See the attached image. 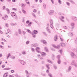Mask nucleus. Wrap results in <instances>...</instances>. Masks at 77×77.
<instances>
[{
  "label": "nucleus",
  "instance_id": "15",
  "mask_svg": "<svg viewBox=\"0 0 77 77\" xmlns=\"http://www.w3.org/2000/svg\"><path fill=\"white\" fill-rule=\"evenodd\" d=\"M2 41H5V42H6V41L5 40V39H3V38H2L1 39Z\"/></svg>",
  "mask_w": 77,
  "mask_h": 77
},
{
  "label": "nucleus",
  "instance_id": "6",
  "mask_svg": "<svg viewBox=\"0 0 77 77\" xmlns=\"http://www.w3.org/2000/svg\"><path fill=\"white\" fill-rule=\"evenodd\" d=\"M21 6L22 8H24V7H25V5H24V4H22Z\"/></svg>",
  "mask_w": 77,
  "mask_h": 77
},
{
  "label": "nucleus",
  "instance_id": "24",
  "mask_svg": "<svg viewBox=\"0 0 77 77\" xmlns=\"http://www.w3.org/2000/svg\"><path fill=\"white\" fill-rule=\"evenodd\" d=\"M0 48H3L4 47L3 46L0 45Z\"/></svg>",
  "mask_w": 77,
  "mask_h": 77
},
{
  "label": "nucleus",
  "instance_id": "54",
  "mask_svg": "<svg viewBox=\"0 0 77 77\" xmlns=\"http://www.w3.org/2000/svg\"><path fill=\"white\" fill-rule=\"evenodd\" d=\"M19 56H21V54H19Z\"/></svg>",
  "mask_w": 77,
  "mask_h": 77
},
{
  "label": "nucleus",
  "instance_id": "42",
  "mask_svg": "<svg viewBox=\"0 0 77 77\" xmlns=\"http://www.w3.org/2000/svg\"><path fill=\"white\" fill-rule=\"evenodd\" d=\"M64 29H66V26H64Z\"/></svg>",
  "mask_w": 77,
  "mask_h": 77
},
{
  "label": "nucleus",
  "instance_id": "51",
  "mask_svg": "<svg viewBox=\"0 0 77 77\" xmlns=\"http://www.w3.org/2000/svg\"><path fill=\"white\" fill-rule=\"evenodd\" d=\"M38 0H35V2H38Z\"/></svg>",
  "mask_w": 77,
  "mask_h": 77
},
{
  "label": "nucleus",
  "instance_id": "36",
  "mask_svg": "<svg viewBox=\"0 0 77 77\" xmlns=\"http://www.w3.org/2000/svg\"><path fill=\"white\" fill-rule=\"evenodd\" d=\"M5 66V65H2V68H4Z\"/></svg>",
  "mask_w": 77,
  "mask_h": 77
},
{
  "label": "nucleus",
  "instance_id": "46",
  "mask_svg": "<svg viewBox=\"0 0 77 77\" xmlns=\"http://www.w3.org/2000/svg\"><path fill=\"white\" fill-rule=\"evenodd\" d=\"M1 44H2V45H4V43L3 42H1Z\"/></svg>",
  "mask_w": 77,
  "mask_h": 77
},
{
  "label": "nucleus",
  "instance_id": "23",
  "mask_svg": "<svg viewBox=\"0 0 77 77\" xmlns=\"http://www.w3.org/2000/svg\"><path fill=\"white\" fill-rule=\"evenodd\" d=\"M45 50H46V51H48V49H47V48H45Z\"/></svg>",
  "mask_w": 77,
  "mask_h": 77
},
{
  "label": "nucleus",
  "instance_id": "56",
  "mask_svg": "<svg viewBox=\"0 0 77 77\" xmlns=\"http://www.w3.org/2000/svg\"><path fill=\"white\" fill-rule=\"evenodd\" d=\"M2 63V62L0 61V64H1V63Z\"/></svg>",
  "mask_w": 77,
  "mask_h": 77
},
{
  "label": "nucleus",
  "instance_id": "45",
  "mask_svg": "<svg viewBox=\"0 0 77 77\" xmlns=\"http://www.w3.org/2000/svg\"><path fill=\"white\" fill-rule=\"evenodd\" d=\"M31 50L32 51H34V50H35V49L33 48H31Z\"/></svg>",
  "mask_w": 77,
  "mask_h": 77
},
{
  "label": "nucleus",
  "instance_id": "32",
  "mask_svg": "<svg viewBox=\"0 0 77 77\" xmlns=\"http://www.w3.org/2000/svg\"><path fill=\"white\" fill-rule=\"evenodd\" d=\"M49 76H50L51 77H52V75H51V74H49Z\"/></svg>",
  "mask_w": 77,
  "mask_h": 77
},
{
  "label": "nucleus",
  "instance_id": "39",
  "mask_svg": "<svg viewBox=\"0 0 77 77\" xmlns=\"http://www.w3.org/2000/svg\"><path fill=\"white\" fill-rule=\"evenodd\" d=\"M46 72L47 73H49V71L48 70H47L46 71Z\"/></svg>",
  "mask_w": 77,
  "mask_h": 77
},
{
  "label": "nucleus",
  "instance_id": "37",
  "mask_svg": "<svg viewBox=\"0 0 77 77\" xmlns=\"http://www.w3.org/2000/svg\"><path fill=\"white\" fill-rule=\"evenodd\" d=\"M0 33L1 34H3V32L2 31H1V30H0Z\"/></svg>",
  "mask_w": 77,
  "mask_h": 77
},
{
  "label": "nucleus",
  "instance_id": "2",
  "mask_svg": "<svg viewBox=\"0 0 77 77\" xmlns=\"http://www.w3.org/2000/svg\"><path fill=\"white\" fill-rule=\"evenodd\" d=\"M2 19H3L4 20H6V19H8V16L6 15H4V17H2Z\"/></svg>",
  "mask_w": 77,
  "mask_h": 77
},
{
  "label": "nucleus",
  "instance_id": "57",
  "mask_svg": "<svg viewBox=\"0 0 77 77\" xmlns=\"http://www.w3.org/2000/svg\"><path fill=\"white\" fill-rule=\"evenodd\" d=\"M1 16H2V14H0V17H1Z\"/></svg>",
  "mask_w": 77,
  "mask_h": 77
},
{
  "label": "nucleus",
  "instance_id": "4",
  "mask_svg": "<svg viewBox=\"0 0 77 77\" xmlns=\"http://www.w3.org/2000/svg\"><path fill=\"white\" fill-rule=\"evenodd\" d=\"M7 76H8L7 73H5L3 75L4 77H6Z\"/></svg>",
  "mask_w": 77,
  "mask_h": 77
},
{
  "label": "nucleus",
  "instance_id": "38",
  "mask_svg": "<svg viewBox=\"0 0 77 77\" xmlns=\"http://www.w3.org/2000/svg\"><path fill=\"white\" fill-rule=\"evenodd\" d=\"M3 55H2V54H0V57H2V56Z\"/></svg>",
  "mask_w": 77,
  "mask_h": 77
},
{
  "label": "nucleus",
  "instance_id": "53",
  "mask_svg": "<svg viewBox=\"0 0 77 77\" xmlns=\"http://www.w3.org/2000/svg\"><path fill=\"white\" fill-rule=\"evenodd\" d=\"M51 2L52 3H53V1L51 0Z\"/></svg>",
  "mask_w": 77,
  "mask_h": 77
},
{
  "label": "nucleus",
  "instance_id": "63",
  "mask_svg": "<svg viewBox=\"0 0 77 77\" xmlns=\"http://www.w3.org/2000/svg\"><path fill=\"white\" fill-rule=\"evenodd\" d=\"M33 37H34V38H35V35H34V36H33Z\"/></svg>",
  "mask_w": 77,
  "mask_h": 77
},
{
  "label": "nucleus",
  "instance_id": "28",
  "mask_svg": "<svg viewBox=\"0 0 77 77\" xmlns=\"http://www.w3.org/2000/svg\"><path fill=\"white\" fill-rule=\"evenodd\" d=\"M22 54H26V52H25V51H23V52H22Z\"/></svg>",
  "mask_w": 77,
  "mask_h": 77
},
{
  "label": "nucleus",
  "instance_id": "59",
  "mask_svg": "<svg viewBox=\"0 0 77 77\" xmlns=\"http://www.w3.org/2000/svg\"><path fill=\"white\" fill-rule=\"evenodd\" d=\"M0 29H2V27L0 26Z\"/></svg>",
  "mask_w": 77,
  "mask_h": 77
},
{
  "label": "nucleus",
  "instance_id": "5",
  "mask_svg": "<svg viewBox=\"0 0 77 77\" xmlns=\"http://www.w3.org/2000/svg\"><path fill=\"white\" fill-rule=\"evenodd\" d=\"M41 54L42 56H44L45 55V54L43 52H42L41 53Z\"/></svg>",
  "mask_w": 77,
  "mask_h": 77
},
{
  "label": "nucleus",
  "instance_id": "49",
  "mask_svg": "<svg viewBox=\"0 0 77 77\" xmlns=\"http://www.w3.org/2000/svg\"><path fill=\"white\" fill-rule=\"evenodd\" d=\"M9 77H12V75H9Z\"/></svg>",
  "mask_w": 77,
  "mask_h": 77
},
{
  "label": "nucleus",
  "instance_id": "18",
  "mask_svg": "<svg viewBox=\"0 0 77 77\" xmlns=\"http://www.w3.org/2000/svg\"><path fill=\"white\" fill-rule=\"evenodd\" d=\"M5 26H6V27H9V25H8V23H6L5 24Z\"/></svg>",
  "mask_w": 77,
  "mask_h": 77
},
{
  "label": "nucleus",
  "instance_id": "33",
  "mask_svg": "<svg viewBox=\"0 0 77 77\" xmlns=\"http://www.w3.org/2000/svg\"><path fill=\"white\" fill-rule=\"evenodd\" d=\"M66 4L68 5L69 6V2H67Z\"/></svg>",
  "mask_w": 77,
  "mask_h": 77
},
{
  "label": "nucleus",
  "instance_id": "21",
  "mask_svg": "<svg viewBox=\"0 0 77 77\" xmlns=\"http://www.w3.org/2000/svg\"><path fill=\"white\" fill-rule=\"evenodd\" d=\"M43 6L44 8H45L46 7V5H45V4H43Z\"/></svg>",
  "mask_w": 77,
  "mask_h": 77
},
{
  "label": "nucleus",
  "instance_id": "19",
  "mask_svg": "<svg viewBox=\"0 0 77 77\" xmlns=\"http://www.w3.org/2000/svg\"><path fill=\"white\" fill-rule=\"evenodd\" d=\"M47 61L48 62H49V63H51V62L50 61V60H47Z\"/></svg>",
  "mask_w": 77,
  "mask_h": 77
},
{
  "label": "nucleus",
  "instance_id": "10",
  "mask_svg": "<svg viewBox=\"0 0 77 77\" xmlns=\"http://www.w3.org/2000/svg\"><path fill=\"white\" fill-rule=\"evenodd\" d=\"M22 12H23V13H24V14L26 13V11L24 10H22Z\"/></svg>",
  "mask_w": 77,
  "mask_h": 77
},
{
  "label": "nucleus",
  "instance_id": "30",
  "mask_svg": "<svg viewBox=\"0 0 77 77\" xmlns=\"http://www.w3.org/2000/svg\"><path fill=\"white\" fill-rule=\"evenodd\" d=\"M58 2L59 3H60V4L61 3V1H60V0H58Z\"/></svg>",
  "mask_w": 77,
  "mask_h": 77
},
{
  "label": "nucleus",
  "instance_id": "12",
  "mask_svg": "<svg viewBox=\"0 0 77 77\" xmlns=\"http://www.w3.org/2000/svg\"><path fill=\"white\" fill-rule=\"evenodd\" d=\"M10 56H11V54H9L7 57V59H8L9 58V57Z\"/></svg>",
  "mask_w": 77,
  "mask_h": 77
},
{
  "label": "nucleus",
  "instance_id": "61",
  "mask_svg": "<svg viewBox=\"0 0 77 77\" xmlns=\"http://www.w3.org/2000/svg\"><path fill=\"white\" fill-rule=\"evenodd\" d=\"M5 63H8L7 62H6H6H5Z\"/></svg>",
  "mask_w": 77,
  "mask_h": 77
},
{
  "label": "nucleus",
  "instance_id": "52",
  "mask_svg": "<svg viewBox=\"0 0 77 77\" xmlns=\"http://www.w3.org/2000/svg\"><path fill=\"white\" fill-rule=\"evenodd\" d=\"M33 16L34 17H36V16L35 14H34Z\"/></svg>",
  "mask_w": 77,
  "mask_h": 77
},
{
  "label": "nucleus",
  "instance_id": "22",
  "mask_svg": "<svg viewBox=\"0 0 77 77\" xmlns=\"http://www.w3.org/2000/svg\"><path fill=\"white\" fill-rule=\"evenodd\" d=\"M33 11L34 12H36V10L34 9Z\"/></svg>",
  "mask_w": 77,
  "mask_h": 77
},
{
  "label": "nucleus",
  "instance_id": "55",
  "mask_svg": "<svg viewBox=\"0 0 77 77\" xmlns=\"http://www.w3.org/2000/svg\"><path fill=\"white\" fill-rule=\"evenodd\" d=\"M72 26H74V23H72L71 24Z\"/></svg>",
  "mask_w": 77,
  "mask_h": 77
},
{
  "label": "nucleus",
  "instance_id": "25",
  "mask_svg": "<svg viewBox=\"0 0 77 77\" xmlns=\"http://www.w3.org/2000/svg\"><path fill=\"white\" fill-rule=\"evenodd\" d=\"M57 39V36H56L55 37V39H56V40H55V41H56V39Z\"/></svg>",
  "mask_w": 77,
  "mask_h": 77
},
{
  "label": "nucleus",
  "instance_id": "17",
  "mask_svg": "<svg viewBox=\"0 0 77 77\" xmlns=\"http://www.w3.org/2000/svg\"><path fill=\"white\" fill-rule=\"evenodd\" d=\"M10 24L11 26H14V25H15L13 23H11Z\"/></svg>",
  "mask_w": 77,
  "mask_h": 77
},
{
  "label": "nucleus",
  "instance_id": "27",
  "mask_svg": "<svg viewBox=\"0 0 77 77\" xmlns=\"http://www.w3.org/2000/svg\"><path fill=\"white\" fill-rule=\"evenodd\" d=\"M31 22L29 23V24L28 25V26H30L31 25Z\"/></svg>",
  "mask_w": 77,
  "mask_h": 77
},
{
  "label": "nucleus",
  "instance_id": "8",
  "mask_svg": "<svg viewBox=\"0 0 77 77\" xmlns=\"http://www.w3.org/2000/svg\"><path fill=\"white\" fill-rule=\"evenodd\" d=\"M53 47H55V48H59L60 47H59V46L56 47L55 45H53Z\"/></svg>",
  "mask_w": 77,
  "mask_h": 77
},
{
  "label": "nucleus",
  "instance_id": "20",
  "mask_svg": "<svg viewBox=\"0 0 77 77\" xmlns=\"http://www.w3.org/2000/svg\"><path fill=\"white\" fill-rule=\"evenodd\" d=\"M8 33H10V32H11V30L9 29H8Z\"/></svg>",
  "mask_w": 77,
  "mask_h": 77
},
{
  "label": "nucleus",
  "instance_id": "35",
  "mask_svg": "<svg viewBox=\"0 0 77 77\" xmlns=\"http://www.w3.org/2000/svg\"><path fill=\"white\" fill-rule=\"evenodd\" d=\"M23 35H25V34H26V32H24V31H23Z\"/></svg>",
  "mask_w": 77,
  "mask_h": 77
},
{
  "label": "nucleus",
  "instance_id": "62",
  "mask_svg": "<svg viewBox=\"0 0 77 77\" xmlns=\"http://www.w3.org/2000/svg\"><path fill=\"white\" fill-rule=\"evenodd\" d=\"M19 13H21V11H19Z\"/></svg>",
  "mask_w": 77,
  "mask_h": 77
},
{
  "label": "nucleus",
  "instance_id": "64",
  "mask_svg": "<svg viewBox=\"0 0 77 77\" xmlns=\"http://www.w3.org/2000/svg\"><path fill=\"white\" fill-rule=\"evenodd\" d=\"M62 21H64L63 20H62Z\"/></svg>",
  "mask_w": 77,
  "mask_h": 77
},
{
  "label": "nucleus",
  "instance_id": "3",
  "mask_svg": "<svg viewBox=\"0 0 77 77\" xmlns=\"http://www.w3.org/2000/svg\"><path fill=\"white\" fill-rule=\"evenodd\" d=\"M33 32L35 34H36V33H38V31L36 30H34Z\"/></svg>",
  "mask_w": 77,
  "mask_h": 77
},
{
  "label": "nucleus",
  "instance_id": "48",
  "mask_svg": "<svg viewBox=\"0 0 77 77\" xmlns=\"http://www.w3.org/2000/svg\"><path fill=\"white\" fill-rule=\"evenodd\" d=\"M29 41H27L26 42V44H29Z\"/></svg>",
  "mask_w": 77,
  "mask_h": 77
},
{
  "label": "nucleus",
  "instance_id": "9",
  "mask_svg": "<svg viewBox=\"0 0 77 77\" xmlns=\"http://www.w3.org/2000/svg\"><path fill=\"white\" fill-rule=\"evenodd\" d=\"M27 32H28V33H31V31H30V30L29 29H27Z\"/></svg>",
  "mask_w": 77,
  "mask_h": 77
},
{
  "label": "nucleus",
  "instance_id": "14",
  "mask_svg": "<svg viewBox=\"0 0 77 77\" xmlns=\"http://www.w3.org/2000/svg\"><path fill=\"white\" fill-rule=\"evenodd\" d=\"M46 66L48 69H50V67H49V65H47Z\"/></svg>",
  "mask_w": 77,
  "mask_h": 77
},
{
  "label": "nucleus",
  "instance_id": "16",
  "mask_svg": "<svg viewBox=\"0 0 77 77\" xmlns=\"http://www.w3.org/2000/svg\"><path fill=\"white\" fill-rule=\"evenodd\" d=\"M36 51L38 50H40V48L39 47H37L36 48Z\"/></svg>",
  "mask_w": 77,
  "mask_h": 77
},
{
  "label": "nucleus",
  "instance_id": "7",
  "mask_svg": "<svg viewBox=\"0 0 77 77\" xmlns=\"http://www.w3.org/2000/svg\"><path fill=\"white\" fill-rule=\"evenodd\" d=\"M25 2H26V3H27V4H29V1H28L27 0H25Z\"/></svg>",
  "mask_w": 77,
  "mask_h": 77
},
{
  "label": "nucleus",
  "instance_id": "43",
  "mask_svg": "<svg viewBox=\"0 0 77 77\" xmlns=\"http://www.w3.org/2000/svg\"><path fill=\"white\" fill-rule=\"evenodd\" d=\"M26 23L27 24H28V23H29V21H27L26 22Z\"/></svg>",
  "mask_w": 77,
  "mask_h": 77
},
{
  "label": "nucleus",
  "instance_id": "1",
  "mask_svg": "<svg viewBox=\"0 0 77 77\" xmlns=\"http://www.w3.org/2000/svg\"><path fill=\"white\" fill-rule=\"evenodd\" d=\"M11 15L12 17H14L15 16L16 18H17V15H16V14L14 12H12L11 13Z\"/></svg>",
  "mask_w": 77,
  "mask_h": 77
},
{
  "label": "nucleus",
  "instance_id": "41",
  "mask_svg": "<svg viewBox=\"0 0 77 77\" xmlns=\"http://www.w3.org/2000/svg\"><path fill=\"white\" fill-rule=\"evenodd\" d=\"M15 57H12V59H15Z\"/></svg>",
  "mask_w": 77,
  "mask_h": 77
},
{
  "label": "nucleus",
  "instance_id": "44",
  "mask_svg": "<svg viewBox=\"0 0 77 77\" xmlns=\"http://www.w3.org/2000/svg\"><path fill=\"white\" fill-rule=\"evenodd\" d=\"M12 2H15V0H13Z\"/></svg>",
  "mask_w": 77,
  "mask_h": 77
},
{
  "label": "nucleus",
  "instance_id": "60",
  "mask_svg": "<svg viewBox=\"0 0 77 77\" xmlns=\"http://www.w3.org/2000/svg\"><path fill=\"white\" fill-rule=\"evenodd\" d=\"M40 2H42V0H40Z\"/></svg>",
  "mask_w": 77,
  "mask_h": 77
},
{
  "label": "nucleus",
  "instance_id": "26",
  "mask_svg": "<svg viewBox=\"0 0 77 77\" xmlns=\"http://www.w3.org/2000/svg\"><path fill=\"white\" fill-rule=\"evenodd\" d=\"M49 14H50V13H53V11H50L49 12Z\"/></svg>",
  "mask_w": 77,
  "mask_h": 77
},
{
  "label": "nucleus",
  "instance_id": "58",
  "mask_svg": "<svg viewBox=\"0 0 77 77\" xmlns=\"http://www.w3.org/2000/svg\"><path fill=\"white\" fill-rule=\"evenodd\" d=\"M37 52H38V53H40V51H37Z\"/></svg>",
  "mask_w": 77,
  "mask_h": 77
},
{
  "label": "nucleus",
  "instance_id": "29",
  "mask_svg": "<svg viewBox=\"0 0 77 77\" xmlns=\"http://www.w3.org/2000/svg\"><path fill=\"white\" fill-rule=\"evenodd\" d=\"M19 33H21V30L19 29Z\"/></svg>",
  "mask_w": 77,
  "mask_h": 77
},
{
  "label": "nucleus",
  "instance_id": "34",
  "mask_svg": "<svg viewBox=\"0 0 77 77\" xmlns=\"http://www.w3.org/2000/svg\"><path fill=\"white\" fill-rule=\"evenodd\" d=\"M6 8L5 7V6H4L3 7V10H5V9Z\"/></svg>",
  "mask_w": 77,
  "mask_h": 77
},
{
  "label": "nucleus",
  "instance_id": "31",
  "mask_svg": "<svg viewBox=\"0 0 77 77\" xmlns=\"http://www.w3.org/2000/svg\"><path fill=\"white\" fill-rule=\"evenodd\" d=\"M11 72L12 73H13V72H14V70H12L11 71Z\"/></svg>",
  "mask_w": 77,
  "mask_h": 77
},
{
  "label": "nucleus",
  "instance_id": "50",
  "mask_svg": "<svg viewBox=\"0 0 77 77\" xmlns=\"http://www.w3.org/2000/svg\"><path fill=\"white\" fill-rule=\"evenodd\" d=\"M64 17H63V16H62V19H64Z\"/></svg>",
  "mask_w": 77,
  "mask_h": 77
},
{
  "label": "nucleus",
  "instance_id": "11",
  "mask_svg": "<svg viewBox=\"0 0 77 77\" xmlns=\"http://www.w3.org/2000/svg\"><path fill=\"white\" fill-rule=\"evenodd\" d=\"M17 9L16 8H12V10L13 11H17Z\"/></svg>",
  "mask_w": 77,
  "mask_h": 77
},
{
  "label": "nucleus",
  "instance_id": "47",
  "mask_svg": "<svg viewBox=\"0 0 77 77\" xmlns=\"http://www.w3.org/2000/svg\"><path fill=\"white\" fill-rule=\"evenodd\" d=\"M0 1L2 2H4V0H0Z\"/></svg>",
  "mask_w": 77,
  "mask_h": 77
},
{
  "label": "nucleus",
  "instance_id": "13",
  "mask_svg": "<svg viewBox=\"0 0 77 77\" xmlns=\"http://www.w3.org/2000/svg\"><path fill=\"white\" fill-rule=\"evenodd\" d=\"M21 63L22 64V65H24V64L25 63L23 61H22L21 62Z\"/></svg>",
  "mask_w": 77,
  "mask_h": 77
},
{
  "label": "nucleus",
  "instance_id": "40",
  "mask_svg": "<svg viewBox=\"0 0 77 77\" xmlns=\"http://www.w3.org/2000/svg\"><path fill=\"white\" fill-rule=\"evenodd\" d=\"M58 63H59V64H60V61H58Z\"/></svg>",
  "mask_w": 77,
  "mask_h": 77
}]
</instances>
